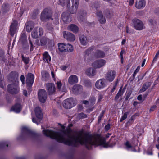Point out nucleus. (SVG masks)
Listing matches in <instances>:
<instances>
[{
    "label": "nucleus",
    "instance_id": "7c9ffc66",
    "mask_svg": "<svg viewBox=\"0 0 159 159\" xmlns=\"http://www.w3.org/2000/svg\"><path fill=\"white\" fill-rule=\"evenodd\" d=\"M32 36L34 38H37L39 37L38 30L37 28H35L32 33Z\"/></svg>",
    "mask_w": 159,
    "mask_h": 159
},
{
    "label": "nucleus",
    "instance_id": "bf43d9fd",
    "mask_svg": "<svg viewBox=\"0 0 159 159\" xmlns=\"http://www.w3.org/2000/svg\"><path fill=\"white\" fill-rule=\"evenodd\" d=\"M159 55V52H157V53L156 54L154 57L153 58V59L152 61V62H153L154 61H156L158 58V56Z\"/></svg>",
    "mask_w": 159,
    "mask_h": 159
},
{
    "label": "nucleus",
    "instance_id": "4be33fe9",
    "mask_svg": "<svg viewBox=\"0 0 159 159\" xmlns=\"http://www.w3.org/2000/svg\"><path fill=\"white\" fill-rule=\"evenodd\" d=\"M151 85V83L149 82H146L143 84L142 88L139 91V93H142L145 91Z\"/></svg>",
    "mask_w": 159,
    "mask_h": 159
},
{
    "label": "nucleus",
    "instance_id": "f704fd0d",
    "mask_svg": "<svg viewBox=\"0 0 159 159\" xmlns=\"http://www.w3.org/2000/svg\"><path fill=\"white\" fill-rule=\"evenodd\" d=\"M94 70L93 68H89L87 70V74L88 75L93 76L94 75Z\"/></svg>",
    "mask_w": 159,
    "mask_h": 159
},
{
    "label": "nucleus",
    "instance_id": "8fccbe9b",
    "mask_svg": "<svg viewBox=\"0 0 159 159\" xmlns=\"http://www.w3.org/2000/svg\"><path fill=\"white\" fill-rule=\"evenodd\" d=\"M128 113L129 112H126L124 113V115L123 116L120 120V122H122L123 120L126 118L127 117V115H128Z\"/></svg>",
    "mask_w": 159,
    "mask_h": 159
},
{
    "label": "nucleus",
    "instance_id": "69168bd1",
    "mask_svg": "<svg viewBox=\"0 0 159 159\" xmlns=\"http://www.w3.org/2000/svg\"><path fill=\"white\" fill-rule=\"evenodd\" d=\"M110 125L109 124H108L106 125L105 127V130L107 131L110 128Z\"/></svg>",
    "mask_w": 159,
    "mask_h": 159
},
{
    "label": "nucleus",
    "instance_id": "a878e982",
    "mask_svg": "<svg viewBox=\"0 0 159 159\" xmlns=\"http://www.w3.org/2000/svg\"><path fill=\"white\" fill-rule=\"evenodd\" d=\"M68 29L72 31L73 33H77L79 30L77 26L74 24H71L68 27Z\"/></svg>",
    "mask_w": 159,
    "mask_h": 159
},
{
    "label": "nucleus",
    "instance_id": "b1692460",
    "mask_svg": "<svg viewBox=\"0 0 159 159\" xmlns=\"http://www.w3.org/2000/svg\"><path fill=\"white\" fill-rule=\"evenodd\" d=\"M34 25V23L33 22L31 21L28 22L26 25V29L27 31L28 32H31Z\"/></svg>",
    "mask_w": 159,
    "mask_h": 159
},
{
    "label": "nucleus",
    "instance_id": "2f4dec72",
    "mask_svg": "<svg viewBox=\"0 0 159 159\" xmlns=\"http://www.w3.org/2000/svg\"><path fill=\"white\" fill-rule=\"evenodd\" d=\"M42 76L43 78V80L44 81L46 80L49 76V73L46 71H43L42 73Z\"/></svg>",
    "mask_w": 159,
    "mask_h": 159
},
{
    "label": "nucleus",
    "instance_id": "37998d69",
    "mask_svg": "<svg viewBox=\"0 0 159 159\" xmlns=\"http://www.w3.org/2000/svg\"><path fill=\"white\" fill-rule=\"evenodd\" d=\"M87 14V12L86 11L84 10H81L80 12V18H82L84 17Z\"/></svg>",
    "mask_w": 159,
    "mask_h": 159
},
{
    "label": "nucleus",
    "instance_id": "6e6d98bb",
    "mask_svg": "<svg viewBox=\"0 0 159 159\" xmlns=\"http://www.w3.org/2000/svg\"><path fill=\"white\" fill-rule=\"evenodd\" d=\"M6 144V146L8 147V145L7 143L4 142L0 143V148H3L5 146Z\"/></svg>",
    "mask_w": 159,
    "mask_h": 159
},
{
    "label": "nucleus",
    "instance_id": "338daca9",
    "mask_svg": "<svg viewBox=\"0 0 159 159\" xmlns=\"http://www.w3.org/2000/svg\"><path fill=\"white\" fill-rule=\"evenodd\" d=\"M103 98V96L101 94H99L98 95V102H99Z\"/></svg>",
    "mask_w": 159,
    "mask_h": 159
},
{
    "label": "nucleus",
    "instance_id": "c85d7f7f",
    "mask_svg": "<svg viewBox=\"0 0 159 159\" xmlns=\"http://www.w3.org/2000/svg\"><path fill=\"white\" fill-rule=\"evenodd\" d=\"M43 59L45 62L48 63L51 61V57L47 52H45L43 55Z\"/></svg>",
    "mask_w": 159,
    "mask_h": 159
},
{
    "label": "nucleus",
    "instance_id": "4d7b16f0",
    "mask_svg": "<svg viewBox=\"0 0 159 159\" xmlns=\"http://www.w3.org/2000/svg\"><path fill=\"white\" fill-rule=\"evenodd\" d=\"M39 13V10L38 9H36L34 11L33 15L36 16Z\"/></svg>",
    "mask_w": 159,
    "mask_h": 159
},
{
    "label": "nucleus",
    "instance_id": "cd10ccee",
    "mask_svg": "<svg viewBox=\"0 0 159 159\" xmlns=\"http://www.w3.org/2000/svg\"><path fill=\"white\" fill-rule=\"evenodd\" d=\"M66 44L63 43H59L58 44V49L59 51L61 52H66V49L67 48L66 46Z\"/></svg>",
    "mask_w": 159,
    "mask_h": 159
},
{
    "label": "nucleus",
    "instance_id": "4468645a",
    "mask_svg": "<svg viewBox=\"0 0 159 159\" xmlns=\"http://www.w3.org/2000/svg\"><path fill=\"white\" fill-rule=\"evenodd\" d=\"M72 90L74 94H78L82 93L83 88L81 85L79 84H75L73 87Z\"/></svg>",
    "mask_w": 159,
    "mask_h": 159
},
{
    "label": "nucleus",
    "instance_id": "5701e85b",
    "mask_svg": "<svg viewBox=\"0 0 159 159\" xmlns=\"http://www.w3.org/2000/svg\"><path fill=\"white\" fill-rule=\"evenodd\" d=\"M145 4L146 2L144 0H140L138 2H136L135 7L137 9H141L145 7Z\"/></svg>",
    "mask_w": 159,
    "mask_h": 159
},
{
    "label": "nucleus",
    "instance_id": "a19ab883",
    "mask_svg": "<svg viewBox=\"0 0 159 159\" xmlns=\"http://www.w3.org/2000/svg\"><path fill=\"white\" fill-rule=\"evenodd\" d=\"M94 49V47H91L89 48L87 50L85 51V53L86 55L88 56L91 53V52Z\"/></svg>",
    "mask_w": 159,
    "mask_h": 159
},
{
    "label": "nucleus",
    "instance_id": "680f3d73",
    "mask_svg": "<svg viewBox=\"0 0 159 159\" xmlns=\"http://www.w3.org/2000/svg\"><path fill=\"white\" fill-rule=\"evenodd\" d=\"M39 35L41 36L43 35V30L42 28H39Z\"/></svg>",
    "mask_w": 159,
    "mask_h": 159
},
{
    "label": "nucleus",
    "instance_id": "bb28decb",
    "mask_svg": "<svg viewBox=\"0 0 159 159\" xmlns=\"http://www.w3.org/2000/svg\"><path fill=\"white\" fill-rule=\"evenodd\" d=\"M21 106L19 104H17L13 107L11 109V110L13 111L19 113L21 110Z\"/></svg>",
    "mask_w": 159,
    "mask_h": 159
},
{
    "label": "nucleus",
    "instance_id": "9d476101",
    "mask_svg": "<svg viewBox=\"0 0 159 159\" xmlns=\"http://www.w3.org/2000/svg\"><path fill=\"white\" fill-rule=\"evenodd\" d=\"M18 74L16 72H12L9 75L8 78L10 82L18 84Z\"/></svg>",
    "mask_w": 159,
    "mask_h": 159
},
{
    "label": "nucleus",
    "instance_id": "09e8293b",
    "mask_svg": "<svg viewBox=\"0 0 159 159\" xmlns=\"http://www.w3.org/2000/svg\"><path fill=\"white\" fill-rule=\"evenodd\" d=\"M99 21L101 24L105 23L106 21L105 18L104 16H102L99 18Z\"/></svg>",
    "mask_w": 159,
    "mask_h": 159
},
{
    "label": "nucleus",
    "instance_id": "79ce46f5",
    "mask_svg": "<svg viewBox=\"0 0 159 159\" xmlns=\"http://www.w3.org/2000/svg\"><path fill=\"white\" fill-rule=\"evenodd\" d=\"M105 15L107 17H110L111 16L112 14L111 12L109 10L107 9L104 12Z\"/></svg>",
    "mask_w": 159,
    "mask_h": 159
},
{
    "label": "nucleus",
    "instance_id": "c03bdc74",
    "mask_svg": "<svg viewBox=\"0 0 159 159\" xmlns=\"http://www.w3.org/2000/svg\"><path fill=\"white\" fill-rule=\"evenodd\" d=\"M52 20H54L53 22L56 25L59 23L58 16L57 15H56L54 19L52 18Z\"/></svg>",
    "mask_w": 159,
    "mask_h": 159
},
{
    "label": "nucleus",
    "instance_id": "864d4df0",
    "mask_svg": "<svg viewBox=\"0 0 159 159\" xmlns=\"http://www.w3.org/2000/svg\"><path fill=\"white\" fill-rule=\"evenodd\" d=\"M56 84H57L58 89L59 90H60L62 86V84L61 83V82L60 81H58L57 83Z\"/></svg>",
    "mask_w": 159,
    "mask_h": 159
},
{
    "label": "nucleus",
    "instance_id": "49530a36",
    "mask_svg": "<svg viewBox=\"0 0 159 159\" xmlns=\"http://www.w3.org/2000/svg\"><path fill=\"white\" fill-rule=\"evenodd\" d=\"M96 100L94 97H91L89 100V102L90 103V104L92 105H93L95 104V102Z\"/></svg>",
    "mask_w": 159,
    "mask_h": 159
},
{
    "label": "nucleus",
    "instance_id": "a211bd4d",
    "mask_svg": "<svg viewBox=\"0 0 159 159\" xmlns=\"http://www.w3.org/2000/svg\"><path fill=\"white\" fill-rule=\"evenodd\" d=\"M105 81L104 79H101L97 80L95 84L96 88L100 89L104 87L106 85Z\"/></svg>",
    "mask_w": 159,
    "mask_h": 159
},
{
    "label": "nucleus",
    "instance_id": "72a5a7b5",
    "mask_svg": "<svg viewBox=\"0 0 159 159\" xmlns=\"http://www.w3.org/2000/svg\"><path fill=\"white\" fill-rule=\"evenodd\" d=\"M122 87H121L119 91L116 95L115 97V99L116 101L123 94V91L122 92Z\"/></svg>",
    "mask_w": 159,
    "mask_h": 159
},
{
    "label": "nucleus",
    "instance_id": "c9c22d12",
    "mask_svg": "<svg viewBox=\"0 0 159 159\" xmlns=\"http://www.w3.org/2000/svg\"><path fill=\"white\" fill-rule=\"evenodd\" d=\"M66 46L67 48H66V51L72 52L73 50L72 46L70 44H66Z\"/></svg>",
    "mask_w": 159,
    "mask_h": 159
},
{
    "label": "nucleus",
    "instance_id": "5fc2aeb1",
    "mask_svg": "<svg viewBox=\"0 0 159 159\" xmlns=\"http://www.w3.org/2000/svg\"><path fill=\"white\" fill-rule=\"evenodd\" d=\"M105 111H102V112L101 113L99 117L98 118V122L99 123L101 120L102 119V117L103 116L104 114Z\"/></svg>",
    "mask_w": 159,
    "mask_h": 159
},
{
    "label": "nucleus",
    "instance_id": "58836bf2",
    "mask_svg": "<svg viewBox=\"0 0 159 159\" xmlns=\"http://www.w3.org/2000/svg\"><path fill=\"white\" fill-rule=\"evenodd\" d=\"M22 61L26 64H27L29 63V60L28 57H25L23 54L21 55Z\"/></svg>",
    "mask_w": 159,
    "mask_h": 159
},
{
    "label": "nucleus",
    "instance_id": "e433bc0d",
    "mask_svg": "<svg viewBox=\"0 0 159 159\" xmlns=\"http://www.w3.org/2000/svg\"><path fill=\"white\" fill-rule=\"evenodd\" d=\"M84 85L88 87H90L92 86V83L89 80H86L84 81Z\"/></svg>",
    "mask_w": 159,
    "mask_h": 159
},
{
    "label": "nucleus",
    "instance_id": "ddd939ff",
    "mask_svg": "<svg viewBox=\"0 0 159 159\" xmlns=\"http://www.w3.org/2000/svg\"><path fill=\"white\" fill-rule=\"evenodd\" d=\"M61 19L65 23H69L72 20V18L70 14L66 12H63L61 14Z\"/></svg>",
    "mask_w": 159,
    "mask_h": 159
},
{
    "label": "nucleus",
    "instance_id": "0e129e2a",
    "mask_svg": "<svg viewBox=\"0 0 159 159\" xmlns=\"http://www.w3.org/2000/svg\"><path fill=\"white\" fill-rule=\"evenodd\" d=\"M47 27L48 29L50 30H52L53 29V28L50 24H47Z\"/></svg>",
    "mask_w": 159,
    "mask_h": 159
},
{
    "label": "nucleus",
    "instance_id": "20e7f679",
    "mask_svg": "<svg viewBox=\"0 0 159 159\" xmlns=\"http://www.w3.org/2000/svg\"><path fill=\"white\" fill-rule=\"evenodd\" d=\"M52 14V9L49 8H45L41 14L40 19L42 21H46L51 18Z\"/></svg>",
    "mask_w": 159,
    "mask_h": 159
},
{
    "label": "nucleus",
    "instance_id": "dca6fc26",
    "mask_svg": "<svg viewBox=\"0 0 159 159\" xmlns=\"http://www.w3.org/2000/svg\"><path fill=\"white\" fill-rule=\"evenodd\" d=\"M21 42L23 47L25 49L29 47V45L27 42V39L26 34L25 33H23L20 39Z\"/></svg>",
    "mask_w": 159,
    "mask_h": 159
},
{
    "label": "nucleus",
    "instance_id": "412c9836",
    "mask_svg": "<svg viewBox=\"0 0 159 159\" xmlns=\"http://www.w3.org/2000/svg\"><path fill=\"white\" fill-rule=\"evenodd\" d=\"M78 81L77 76L75 75L70 76L68 79V83L70 85L77 83Z\"/></svg>",
    "mask_w": 159,
    "mask_h": 159
},
{
    "label": "nucleus",
    "instance_id": "2eb2a0df",
    "mask_svg": "<svg viewBox=\"0 0 159 159\" xmlns=\"http://www.w3.org/2000/svg\"><path fill=\"white\" fill-rule=\"evenodd\" d=\"M63 34L64 38L67 40L72 41L75 40V36L71 33L65 31L63 32Z\"/></svg>",
    "mask_w": 159,
    "mask_h": 159
},
{
    "label": "nucleus",
    "instance_id": "ea45409f",
    "mask_svg": "<svg viewBox=\"0 0 159 159\" xmlns=\"http://www.w3.org/2000/svg\"><path fill=\"white\" fill-rule=\"evenodd\" d=\"M87 116V115L83 113H79L77 115L78 118L80 119L86 118Z\"/></svg>",
    "mask_w": 159,
    "mask_h": 159
},
{
    "label": "nucleus",
    "instance_id": "f03ea898",
    "mask_svg": "<svg viewBox=\"0 0 159 159\" xmlns=\"http://www.w3.org/2000/svg\"><path fill=\"white\" fill-rule=\"evenodd\" d=\"M37 134L30 130L27 127H23L21 129V138L23 139H33L35 138Z\"/></svg>",
    "mask_w": 159,
    "mask_h": 159
},
{
    "label": "nucleus",
    "instance_id": "39448f33",
    "mask_svg": "<svg viewBox=\"0 0 159 159\" xmlns=\"http://www.w3.org/2000/svg\"><path fill=\"white\" fill-rule=\"evenodd\" d=\"M7 90L9 93L12 94H17L20 91L18 84L17 83H11L8 84Z\"/></svg>",
    "mask_w": 159,
    "mask_h": 159
},
{
    "label": "nucleus",
    "instance_id": "774afa93",
    "mask_svg": "<svg viewBox=\"0 0 159 159\" xmlns=\"http://www.w3.org/2000/svg\"><path fill=\"white\" fill-rule=\"evenodd\" d=\"M35 44L38 46L41 45L39 39H36L35 41Z\"/></svg>",
    "mask_w": 159,
    "mask_h": 159
},
{
    "label": "nucleus",
    "instance_id": "423d86ee",
    "mask_svg": "<svg viewBox=\"0 0 159 159\" xmlns=\"http://www.w3.org/2000/svg\"><path fill=\"white\" fill-rule=\"evenodd\" d=\"M76 104V100L73 98H69L64 100L63 102V107L66 109H70Z\"/></svg>",
    "mask_w": 159,
    "mask_h": 159
},
{
    "label": "nucleus",
    "instance_id": "3c124183",
    "mask_svg": "<svg viewBox=\"0 0 159 159\" xmlns=\"http://www.w3.org/2000/svg\"><path fill=\"white\" fill-rule=\"evenodd\" d=\"M67 0H59L58 4L62 6H64L66 3Z\"/></svg>",
    "mask_w": 159,
    "mask_h": 159
},
{
    "label": "nucleus",
    "instance_id": "1a4fd4ad",
    "mask_svg": "<svg viewBox=\"0 0 159 159\" xmlns=\"http://www.w3.org/2000/svg\"><path fill=\"white\" fill-rule=\"evenodd\" d=\"M47 93L44 89H40L38 93L39 101L42 103H44L47 98Z\"/></svg>",
    "mask_w": 159,
    "mask_h": 159
},
{
    "label": "nucleus",
    "instance_id": "4c0bfd02",
    "mask_svg": "<svg viewBox=\"0 0 159 159\" xmlns=\"http://www.w3.org/2000/svg\"><path fill=\"white\" fill-rule=\"evenodd\" d=\"M40 42L41 45L43 46L46 44L47 43L46 38L44 37H43L40 39Z\"/></svg>",
    "mask_w": 159,
    "mask_h": 159
},
{
    "label": "nucleus",
    "instance_id": "a18cd8bd",
    "mask_svg": "<svg viewBox=\"0 0 159 159\" xmlns=\"http://www.w3.org/2000/svg\"><path fill=\"white\" fill-rule=\"evenodd\" d=\"M0 60L5 61V59L4 57V52L2 51H0Z\"/></svg>",
    "mask_w": 159,
    "mask_h": 159
},
{
    "label": "nucleus",
    "instance_id": "9b49d317",
    "mask_svg": "<svg viewBox=\"0 0 159 159\" xmlns=\"http://www.w3.org/2000/svg\"><path fill=\"white\" fill-rule=\"evenodd\" d=\"M133 25L135 28L138 30H141L143 29V24L139 19H134L132 20Z\"/></svg>",
    "mask_w": 159,
    "mask_h": 159
},
{
    "label": "nucleus",
    "instance_id": "f257e3e1",
    "mask_svg": "<svg viewBox=\"0 0 159 159\" xmlns=\"http://www.w3.org/2000/svg\"><path fill=\"white\" fill-rule=\"evenodd\" d=\"M72 126V124H70L66 130H61L58 132L47 129L43 130V132L46 136L55 139L58 142L74 147H77L79 143L84 145L88 149H91L93 145H103L105 148L113 146H109V142L106 143L105 138L101 137L98 134L92 135L80 130L75 131L70 135V127Z\"/></svg>",
    "mask_w": 159,
    "mask_h": 159
},
{
    "label": "nucleus",
    "instance_id": "e2e57ef3",
    "mask_svg": "<svg viewBox=\"0 0 159 159\" xmlns=\"http://www.w3.org/2000/svg\"><path fill=\"white\" fill-rule=\"evenodd\" d=\"M149 22L152 25H154L156 24V21L152 19H151L149 20Z\"/></svg>",
    "mask_w": 159,
    "mask_h": 159
},
{
    "label": "nucleus",
    "instance_id": "393cba45",
    "mask_svg": "<svg viewBox=\"0 0 159 159\" xmlns=\"http://www.w3.org/2000/svg\"><path fill=\"white\" fill-rule=\"evenodd\" d=\"M105 56L104 52L100 50H97L95 52L94 54V56L97 58H103Z\"/></svg>",
    "mask_w": 159,
    "mask_h": 159
},
{
    "label": "nucleus",
    "instance_id": "f8f14e48",
    "mask_svg": "<svg viewBox=\"0 0 159 159\" xmlns=\"http://www.w3.org/2000/svg\"><path fill=\"white\" fill-rule=\"evenodd\" d=\"M46 90L48 93L50 95L55 93L56 88L54 84L52 83H48L46 84Z\"/></svg>",
    "mask_w": 159,
    "mask_h": 159
},
{
    "label": "nucleus",
    "instance_id": "052dcab7",
    "mask_svg": "<svg viewBox=\"0 0 159 159\" xmlns=\"http://www.w3.org/2000/svg\"><path fill=\"white\" fill-rule=\"evenodd\" d=\"M20 80L23 84H25V77L24 75H22L20 76Z\"/></svg>",
    "mask_w": 159,
    "mask_h": 159
},
{
    "label": "nucleus",
    "instance_id": "6e6552de",
    "mask_svg": "<svg viewBox=\"0 0 159 159\" xmlns=\"http://www.w3.org/2000/svg\"><path fill=\"white\" fill-rule=\"evenodd\" d=\"M34 80V76L33 74L29 73L26 77V83L28 89H30L33 83Z\"/></svg>",
    "mask_w": 159,
    "mask_h": 159
},
{
    "label": "nucleus",
    "instance_id": "7ed1b4c3",
    "mask_svg": "<svg viewBox=\"0 0 159 159\" xmlns=\"http://www.w3.org/2000/svg\"><path fill=\"white\" fill-rule=\"evenodd\" d=\"M79 0H69L67 6L69 12L72 14L75 13L79 4Z\"/></svg>",
    "mask_w": 159,
    "mask_h": 159
},
{
    "label": "nucleus",
    "instance_id": "de8ad7c7",
    "mask_svg": "<svg viewBox=\"0 0 159 159\" xmlns=\"http://www.w3.org/2000/svg\"><path fill=\"white\" fill-rule=\"evenodd\" d=\"M100 7L99 4L98 2H95L94 3L92 6L93 8H95L96 9Z\"/></svg>",
    "mask_w": 159,
    "mask_h": 159
},
{
    "label": "nucleus",
    "instance_id": "473e14b6",
    "mask_svg": "<svg viewBox=\"0 0 159 159\" xmlns=\"http://www.w3.org/2000/svg\"><path fill=\"white\" fill-rule=\"evenodd\" d=\"M9 6L8 4L4 3L2 6V10L4 12H6L9 11Z\"/></svg>",
    "mask_w": 159,
    "mask_h": 159
},
{
    "label": "nucleus",
    "instance_id": "0eeeda50",
    "mask_svg": "<svg viewBox=\"0 0 159 159\" xmlns=\"http://www.w3.org/2000/svg\"><path fill=\"white\" fill-rule=\"evenodd\" d=\"M35 113L38 119L37 120L35 118H33L32 121L38 124L40 122L41 120L43 117V115L40 108L39 107H37L35 109Z\"/></svg>",
    "mask_w": 159,
    "mask_h": 159
},
{
    "label": "nucleus",
    "instance_id": "6ab92c4d",
    "mask_svg": "<svg viewBox=\"0 0 159 159\" xmlns=\"http://www.w3.org/2000/svg\"><path fill=\"white\" fill-rule=\"evenodd\" d=\"M17 25V22L16 21H14L10 26V34L12 36H13L16 32Z\"/></svg>",
    "mask_w": 159,
    "mask_h": 159
},
{
    "label": "nucleus",
    "instance_id": "f3484780",
    "mask_svg": "<svg viewBox=\"0 0 159 159\" xmlns=\"http://www.w3.org/2000/svg\"><path fill=\"white\" fill-rule=\"evenodd\" d=\"M106 61L104 59H100L94 61L93 64V66L95 68H100L104 65Z\"/></svg>",
    "mask_w": 159,
    "mask_h": 159
},
{
    "label": "nucleus",
    "instance_id": "aec40b11",
    "mask_svg": "<svg viewBox=\"0 0 159 159\" xmlns=\"http://www.w3.org/2000/svg\"><path fill=\"white\" fill-rule=\"evenodd\" d=\"M115 76V72L114 71H109L106 74V79L110 82L112 81Z\"/></svg>",
    "mask_w": 159,
    "mask_h": 159
},
{
    "label": "nucleus",
    "instance_id": "603ef678",
    "mask_svg": "<svg viewBox=\"0 0 159 159\" xmlns=\"http://www.w3.org/2000/svg\"><path fill=\"white\" fill-rule=\"evenodd\" d=\"M96 15L98 16L99 17V18L103 16L102 12L101 11H98L96 12Z\"/></svg>",
    "mask_w": 159,
    "mask_h": 159
},
{
    "label": "nucleus",
    "instance_id": "c756f323",
    "mask_svg": "<svg viewBox=\"0 0 159 159\" xmlns=\"http://www.w3.org/2000/svg\"><path fill=\"white\" fill-rule=\"evenodd\" d=\"M80 42L81 44L84 45H85L87 43V38L84 35H81L80 37Z\"/></svg>",
    "mask_w": 159,
    "mask_h": 159
},
{
    "label": "nucleus",
    "instance_id": "13d9d810",
    "mask_svg": "<svg viewBox=\"0 0 159 159\" xmlns=\"http://www.w3.org/2000/svg\"><path fill=\"white\" fill-rule=\"evenodd\" d=\"M3 80V78L0 77V87L2 88H4V86L2 82Z\"/></svg>",
    "mask_w": 159,
    "mask_h": 159
}]
</instances>
